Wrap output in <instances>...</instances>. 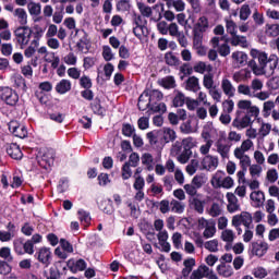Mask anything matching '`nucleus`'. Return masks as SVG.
Wrapping results in <instances>:
<instances>
[{
  "mask_svg": "<svg viewBox=\"0 0 279 279\" xmlns=\"http://www.w3.org/2000/svg\"><path fill=\"white\" fill-rule=\"evenodd\" d=\"M251 56L253 60L248 61V68L254 75H265L271 77L278 69L279 58L277 54H267L263 50L252 49Z\"/></svg>",
  "mask_w": 279,
  "mask_h": 279,
  "instance_id": "obj_1",
  "label": "nucleus"
},
{
  "mask_svg": "<svg viewBox=\"0 0 279 279\" xmlns=\"http://www.w3.org/2000/svg\"><path fill=\"white\" fill-rule=\"evenodd\" d=\"M162 92L158 89H145L138 98L137 108L142 112L150 110V112L157 114H165L167 112V105L162 102Z\"/></svg>",
  "mask_w": 279,
  "mask_h": 279,
  "instance_id": "obj_2",
  "label": "nucleus"
},
{
  "mask_svg": "<svg viewBox=\"0 0 279 279\" xmlns=\"http://www.w3.org/2000/svg\"><path fill=\"white\" fill-rule=\"evenodd\" d=\"M33 31L29 26H19L14 31V43L20 47V49H25L29 45V40H32Z\"/></svg>",
  "mask_w": 279,
  "mask_h": 279,
  "instance_id": "obj_3",
  "label": "nucleus"
},
{
  "mask_svg": "<svg viewBox=\"0 0 279 279\" xmlns=\"http://www.w3.org/2000/svg\"><path fill=\"white\" fill-rule=\"evenodd\" d=\"M13 251L17 256H25V254L33 256L35 252L34 244L29 240L25 241L23 238H16L13 240Z\"/></svg>",
  "mask_w": 279,
  "mask_h": 279,
  "instance_id": "obj_4",
  "label": "nucleus"
},
{
  "mask_svg": "<svg viewBox=\"0 0 279 279\" xmlns=\"http://www.w3.org/2000/svg\"><path fill=\"white\" fill-rule=\"evenodd\" d=\"M211 184L215 189H232L234 186V179L227 177L226 172L218 170L211 179Z\"/></svg>",
  "mask_w": 279,
  "mask_h": 279,
  "instance_id": "obj_5",
  "label": "nucleus"
},
{
  "mask_svg": "<svg viewBox=\"0 0 279 279\" xmlns=\"http://www.w3.org/2000/svg\"><path fill=\"white\" fill-rule=\"evenodd\" d=\"M254 121H256V119H254V116L252 113L236 111L232 125L233 128H236V130H245V128L252 126Z\"/></svg>",
  "mask_w": 279,
  "mask_h": 279,
  "instance_id": "obj_6",
  "label": "nucleus"
},
{
  "mask_svg": "<svg viewBox=\"0 0 279 279\" xmlns=\"http://www.w3.org/2000/svg\"><path fill=\"white\" fill-rule=\"evenodd\" d=\"M198 230H204L203 232L204 239H213V236L217 234V227H216L215 220L213 219L206 220V218H199Z\"/></svg>",
  "mask_w": 279,
  "mask_h": 279,
  "instance_id": "obj_7",
  "label": "nucleus"
},
{
  "mask_svg": "<svg viewBox=\"0 0 279 279\" xmlns=\"http://www.w3.org/2000/svg\"><path fill=\"white\" fill-rule=\"evenodd\" d=\"M0 99L4 101L7 106H16L19 104V94L11 87H0Z\"/></svg>",
  "mask_w": 279,
  "mask_h": 279,
  "instance_id": "obj_8",
  "label": "nucleus"
},
{
  "mask_svg": "<svg viewBox=\"0 0 279 279\" xmlns=\"http://www.w3.org/2000/svg\"><path fill=\"white\" fill-rule=\"evenodd\" d=\"M219 279V277L217 276V274H215V270H213V268H209L206 265H201L197 267V269L193 270L190 279Z\"/></svg>",
  "mask_w": 279,
  "mask_h": 279,
  "instance_id": "obj_9",
  "label": "nucleus"
},
{
  "mask_svg": "<svg viewBox=\"0 0 279 279\" xmlns=\"http://www.w3.org/2000/svg\"><path fill=\"white\" fill-rule=\"evenodd\" d=\"M214 49L218 48V53L226 58V56H230V46L228 45L227 37H213L210 40Z\"/></svg>",
  "mask_w": 279,
  "mask_h": 279,
  "instance_id": "obj_10",
  "label": "nucleus"
},
{
  "mask_svg": "<svg viewBox=\"0 0 279 279\" xmlns=\"http://www.w3.org/2000/svg\"><path fill=\"white\" fill-rule=\"evenodd\" d=\"M35 258L38 260V263H41L44 267H49L51 265V260L53 258V255L51 253V248L47 246L39 247L37 252L35 253Z\"/></svg>",
  "mask_w": 279,
  "mask_h": 279,
  "instance_id": "obj_11",
  "label": "nucleus"
},
{
  "mask_svg": "<svg viewBox=\"0 0 279 279\" xmlns=\"http://www.w3.org/2000/svg\"><path fill=\"white\" fill-rule=\"evenodd\" d=\"M56 160V151L53 149L46 150L40 157H38V165L41 169L49 171L53 167Z\"/></svg>",
  "mask_w": 279,
  "mask_h": 279,
  "instance_id": "obj_12",
  "label": "nucleus"
},
{
  "mask_svg": "<svg viewBox=\"0 0 279 279\" xmlns=\"http://www.w3.org/2000/svg\"><path fill=\"white\" fill-rule=\"evenodd\" d=\"M268 251L269 244L265 241L252 242L250 245V252L253 256H258V258H263Z\"/></svg>",
  "mask_w": 279,
  "mask_h": 279,
  "instance_id": "obj_13",
  "label": "nucleus"
},
{
  "mask_svg": "<svg viewBox=\"0 0 279 279\" xmlns=\"http://www.w3.org/2000/svg\"><path fill=\"white\" fill-rule=\"evenodd\" d=\"M238 107L240 109L238 112L253 114L254 119H258V116L260 114V109L256 106H252V100H240Z\"/></svg>",
  "mask_w": 279,
  "mask_h": 279,
  "instance_id": "obj_14",
  "label": "nucleus"
},
{
  "mask_svg": "<svg viewBox=\"0 0 279 279\" xmlns=\"http://www.w3.org/2000/svg\"><path fill=\"white\" fill-rule=\"evenodd\" d=\"M9 131L17 138H27V128L20 124L19 121L12 120L8 123Z\"/></svg>",
  "mask_w": 279,
  "mask_h": 279,
  "instance_id": "obj_15",
  "label": "nucleus"
},
{
  "mask_svg": "<svg viewBox=\"0 0 279 279\" xmlns=\"http://www.w3.org/2000/svg\"><path fill=\"white\" fill-rule=\"evenodd\" d=\"M202 168L205 171H215L219 167V158L213 155H206L201 161Z\"/></svg>",
  "mask_w": 279,
  "mask_h": 279,
  "instance_id": "obj_16",
  "label": "nucleus"
},
{
  "mask_svg": "<svg viewBox=\"0 0 279 279\" xmlns=\"http://www.w3.org/2000/svg\"><path fill=\"white\" fill-rule=\"evenodd\" d=\"M220 88L222 93L231 99V97H234L236 95V87L232 84V81L228 77H222Z\"/></svg>",
  "mask_w": 279,
  "mask_h": 279,
  "instance_id": "obj_17",
  "label": "nucleus"
},
{
  "mask_svg": "<svg viewBox=\"0 0 279 279\" xmlns=\"http://www.w3.org/2000/svg\"><path fill=\"white\" fill-rule=\"evenodd\" d=\"M232 219H238L239 223L244 228H254L253 216L250 211H242L240 215L233 216Z\"/></svg>",
  "mask_w": 279,
  "mask_h": 279,
  "instance_id": "obj_18",
  "label": "nucleus"
},
{
  "mask_svg": "<svg viewBox=\"0 0 279 279\" xmlns=\"http://www.w3.org/2000/svg\"><path fill=\"white\" fill-rule=\"evenodd\" d=\"M226 197L228 202V213H239V210H241V205L239 204V198H236V195H234V193L228 192Z\"/></svg>",
  "mask_w": 279,
  "mask_h": 279,
  "instance_id": "obj_19",
  "label": "nucleus"
},
{
  "mask_svg": "<svg viewBox=\"0 0 279 279\" xmlns=\"http://www.w3.org/2000/svg\"><path fill=\"white\" fill-rule=\"evenodd\" d=\"M252 78V70L245 68L241 69L238 72H234L232 75L233 82L236 84H241V82H247V80Z\"/></svg>",
  "mask_w": 279,
  "mask_h": 279,
  "instance_id": "obj_20",
  "label": "nucleus"
},
{
  "mask_svg": "<svg viewBox=\"0 0 279 279\" xmlns=\"http://www.w3.org/2000/svg\"><path fill=\"white\" fill-rule=\"evenodd\" d=\"M253 208H262L265 205V193L263 191H254L250 195Z\"/></svg>",
  "mask_w": 279,
  "mask_h": 279,
  "instance_id": "obj_21",
  "label": "nucleus"
},
{
  "mask_svg": "<svg viewBox=\"0 0 279 279\" xmlns=\"http://www.w3.org/2000/svg\"><path fill=\"white\" fill-rule=\"evenodd\" d=\"M234 156L239 160L241 169L247 171V169H250V167L252 166V159L250 158V156H247L245 153H241V150H234Z\"/></svg>",
  "mask_w": 279,
  "mask_h": 279,
  "instance_id": "obj_22",
  "label": "nucleus"
},
{
  "mask_svg": "<svg viewBox=\"0 0 279 279\" xmlns=\"http://www.w3.org/2000/svg\"><path fill=\"white\" fill-rule=\"evenodd\" d=\"M202 138H204V141H213V138H217V129H215L211 122H208L203 126Z\"/></svg>",
  "mask_w": 279,
  "mask_h": 279,
  "instance_id": "obj_23",
  "label": "nucleus"
},
{
  "mask_svg": "<svg viewBox=\"0 0 279 279\" xmlns=\"http://www.w3.org/2000/svg\"><path fill=\"white\" fill-rule=\"evenodd\" d=\"M233 66L241 69L247 64V54L243 51H235L232 53Z\"/></svg>",
  "mask_w": 279,
  "mask_h": 279,
  "instance_id": "obj_24",
  "label": "nucleus"
},
{
  "mask_svg": "<svg viewBox=\"0 0 279 279\" xmlns=\"http://www.w3.org/2000/svg\"><path fill=\"white\" fill-rule=\"evenodd\" d=\"M178 138V134L175 130L171 128H162L161 129V143H173Z\"/></svg>",
  "mask_w": 279,
  "mask_h": 279,
  "instance_id": "obj_25",
  "label": "nucleus"
},
{
  "mask_svg": "<svg viewBox=\"0 0 279 279\" xmlns=\"http://www.w3.org/2000/svg\"><path fill=\"white\" fill-rule=\"evenodd\" d=\"M7 154L10 158H13V160H21L23 158V151L17 144H10L7 146Z\"/></svg>",
  "mask_w": 279,
  "mask_h": 279,
  "instance_id": "obj_26",
  "label": "nucleus"
},
{
  "mask_svg": "<svg viewBox=\"0 0 279 279\" xmlns=\"http://www.w3.org/2000/svg\"><path fill=\"white\" fill-rule=\"evenodd\" d=\"M72 86L73 84L69 80L62 78L57 83L54 90L59 95H66V93L71 92Z\"/></svg>",
  "mask_w": 279,
  "mask_h": 279,
  "instance_id": "obj_27",
  "label": "nucleus"
},
{
  "mask_svg": "<svg viewBox=\"0 0 279 279\" xmlns=\"http://www.w3.org/2000/svg\"><path fill=\"white\" fill-rule=\"evenodd\" d=\"M146 138H148L149 145H158V143H162V131L153 130L146 134Z\"/></svg>",
  "mask_w": 279,
  "mask_h": 279,
  "instance_id": "obj_28",
  "label": "nucleus"
},
{
  "mask_svg": "<svg viewBox=\"0 0 279 279\" xmlns=\"http://www.w3.org/2000/svg\"><path fill=\"white\" fill-rule=\"evenodd\" d=\"M13 16L16 19L17 23L25 27L27 25V11L23 8H17L13 11Z\"/></svg>",
  "mask_w": 279,
  "mask_h": 279,
  "instance_id": "obj_29",
  "label": "nucleus"
},
{
  "mask_svg": "<svg viewBox=\"0 0 279 279\" xmlns=\"http://www.w3.org/2000/svg\"><path fill=\"white\" fill-rule=\"evenodd\" d=\"M216 271L222 278H230L234 274V270L232 269V266H230L226 263H221L220 265H218L217 268H216Z\"/></svg>",
  "mask_w": 279,
  "mask_h": 279,
  "instance_id": "obj_30",
  "label": "nucleus"
},
{
  "mask_svg": "<svg viewBox=\"0 0 279 279\" xmlns=\"http://www.w3.org/2000/svg\"><path fill=\"white\" fill-rule=\"evenodd\" d=\"M11 82L14 86V88H17V90H22L25 93L27 90V85L25 84V78L21 74H15L12 76Z\"/></svg>",
  "mask_w": 279,
  "mask_h": 279,
  "instance_id": "obj_31",
  "label": "nucleus"
},
{
  "mask_svg": "<svg viewBox=\"0 0 279 279\" xmlns=\"http://www.w3.org/2000/svg\"><path fill=\"white\" fill-rule=\"evenodd\" d=\"M165 62L166 64H168V66H180V64H182V61H180V57L171 51L166 52Z\"/></svg>",
  "mask_w": 279,
  "mask_h": 279,
  "instance_id": "obj_32",
  "label": "nucleus"
},
{
  "mask_svg": "<svg viewBox=\"0 0 279 279\" xmlns=\"http://www.w3.org/2000/svg\"><path fill=\"white\" fill-rule=\"evenodd\" d=\"M195 73H201L204 75V73H213V65L210 63H206L204 61H199L194 65Z\"/></svg>",
  "mask_w": 279,
  "mask_h": 279,
  "instance_id": "obj_33",
  "label": "nucleus"
},
{
  "mask_svg": "<svg viewBox=\"0 0 279 279\" xmlns=\"http://www.w3.org/2000/svg\"><path fill=\"white\" fill-rule=\"evenodd\" d=\"M185 88L186 90H191L192 93H197V90H199V78L195 76H190L185 81Z\"/></svg>",
  "mask_w": 279,
  "mask_h": 279,
  "instance_id": "obj_34",
  "label": "nucleus"
},
{
  "mask_svg": "<svg viewBox=\"0 0 279 279\" xmlns=\"http://www.w3.org/2000/svg\"><path fill=\"white\" fill-rule=\"evenodd\" d=\"M190 205L198 215H204V201L199 199L197 196L190 197Z\"/></svg>",
  "mask_w": 279,
  "mask_h": 279,
  "instance_id": "obj_35",
  "label": "nucleus"
},
{
  "mask_svg": "<svg viewBox=\"0 0 279 279\" xmlns=\"http://www.w3.org/2000/svg\"><path fill=\"white\" fill-rule=\"evenodd\" d=\"M274 108H276V102L274 100H267L264 102L262 110L264 119H269V117H271Z\"/></svg>",
  "mask_w": 279,
  "mask_h": 279,
  "instance_id": "obj_36",
  "label": "nucleus"
},
{
  "mask_svg": "<svg viewBox=\"0 0 279 279\" xmlns=\"http://www.w3.org/2000/svg\"><path fill=\"white\" fill-rule=\"evenodd\" d=\"M27 10L28 14H31L32 16H40V14L43 13V5H40V3L31 1L27 3Z\"/></svg>",
  "mask_w": 279,
  "mask_h": 279,
  "instance_id": "obj_37",
  "label": "nucleus"
},
{
  "mask_svg": "<svg viewBox=\"0 0 279 279\" xmlns=\"http://www.w3.org/2000/svg\"><path fill=\"white\" fill-rule=\"evenodd\" d=\"M216 147H217V151L218 154H220L221 158H228L229 154H230V146L226 143H223V141L219 140L216 143Z\"/></svg>",
  "mask_w": 279,
  "mask_h": 279,
  "instance_id": "obj_38",
  "label": "nucleus"
},
{
  "mask_svg": "<svg viewBox=\"0 0 279 279\" xmlns=\"http://www.w3.org/2000/svg\"><path fill=\"white\" fill-rule=\"evenodd\" d=\"M133 34L138 40H143V38L149 36V31L147 29V25L133 26Z\"/></svg>",
  "mask_w": 279,
  "mask_h": 279,
  "instance_id": "obj_39",
  "label": "nucleus"
},
{
  "mask_svg": "<svg viewBox=\"0 0 279 279\" xmlns=\"http://www.w3.org/2000/svg\"><path fill=\"white\" fill-rule=\"evenodd\" d=\"M220 239L227 243V245H231V243L234 242V239H236V235L234 234V231L232 229H225L221 232Z\"/></svg>",
  "mask_w": 279,
  "mask_h": 279,
  "instance_id": "obj_40",
  "label": "nucleus"
},
{
  "mask_svg": "<svg viewBox=\"0 0 279 279\" xmlns=\"http://www.w3.org/2000/svg\"><path fill=\"white\" fill-rule=\"evenodd\" d=\"M186 101V96L180 90H174V98L172 100V104L174 108H182Z\"/></svg>",
  "mask_w": 279,
  "mask_h": 279,
  "instance_id": "obj_41",
  "label": "nucleus"
},
{
  "mask_svg": "<svg viewBox=\"0 0 279 279\" xmlns=\"http://www.w3.org/2000/svg\"><path fill=\"white\" fill-rule=\"evenodd\" d=\"M183 265H184V268L182 269V276H184V278H187V276H191V271H193V267L195 265V258L185 259Z\"/></svg>",
  "mask_w": 279,
  "mask_h": 279,
  "instance_id": "obj_42",
  "label": "nucleus"
},
{
  "mask_svg": "<svg viewBox=\"0 0 279 279\" xmlns=\"http://www.w3.org/2000/svg\"><path fill=\"white\" fill-rule=\"evenodd\" d=\"M178 162L180 165H186L189 160H191V156H193V150H185L183 149L180 154L175 155Z\"/></svg>",
  "mask_w": 279,
  "mask_h": 279,
  "instance_id": "obj_43",
  "label": "nucleus"
},
{
  "mask_svg": "<svg viewBox=\"0 0 279 279\" xmlns=\"http://www.w3.org/2000/svg\"><path fill=\"white\" fill-rule=\"evenodd\" d=\"M0 258H3L5 263H13L14 256H12V250L8 246L0 248Z\"/></svg>",
  "mask_w": 279,
  "mask_h": 279,
  "instance_id": "obj_44",
  "label": "nucleus"
},
{
  "mask_svg": "<svg viewBox=\"0 0 279 279\" xmlns=\"http://www.w3.org/2000/svg\"><path fill=\"white\" fill-rule=\"evenodd\" d=\"M170 210L177 215H182L184 213V204L180 201L172 199L170 202Z\"/></svg>",
  "mask_w": 279,
  "mask_h": 279,
  "instance_id": "obj_45",
  "label": "nucleus"
},
{
  "mask_svg": "<svg viewBox=\"0 0 279 279\" xmlns=\"http://www.w3.org/2000/svg\"><path fill=\"white\" fill-rule=\"evenodd\" d=\"M90 108L94 114L104 116V112H106V110H104V107H101V99L99 98H95L93 100V102L90 104Z\"/></svg>",
  "mask_w": 279,
  "mask_h": 279,
  "instance_id": "obj_46",
  "label": "nucleus"
},
{
  "mask_svg": "<svg viewBox=\"0 0 279 279\" xmlns=\"http://www.w3.org/2000/svg\"><path fill=\"white\" fill-rule=\"evenodd\" d=\"M205 250H207V252H211V253H217L219 252V240L214 239V240H209L206 241L204 244Z\"/></svg>",
  "mask_w": 279,
  "mask_h": 279,
  "instance_id": "obj_47",
  "label": "nucleus"
},
{
  "mask_svg": "<svg viewBox=\"0 0 279 279\" xmlns=\"http://www.w3.org/2000/svg\"><path fill=\"white\" fill-rule=\"evenodd\" d=\"M122 134L123 136H126V138H132L133 135L136 134V128L130 123H123L122 124Z\"/></svg>",
  "mask_w": 279,
  "mask_h": 279,
  "instance_id": "obj_48",
  "label": "nucleus"
},
{
  "mask_svg": "<svg viewBox=\"0 0 279 279\" xmlns=\"http://www.w3.org/2000/svg\"><path fill=\"white\" fill-rule=\"evenodd\" d=\"M203 86L207 88V90H210L215 88V75L209 72V74H205L203 78Z\"/></svg>",
  "mask_w": 279,
  "mask_h": 279,
  "instance_id": "obj_49",
  "label": "nucleus"
},
{
  "mask_svg": "<svg viewBox=\"0 0 279 279\" xmlns=\"http://www.w3.org/2000/svg\"><path fill=\"white\" fill-rule=\"evenodd\" d=\"M45 34V31L43 27L36 25L34 26V31L32 33L33 40L32 43H36V45H40V39L43 38V35Z\"/></svg>",
  "mask_w": 279,
  "mask_h": 279,
  "instance_id": "obj_50",
  "label": "nucleus"
},
{
  "mask_svg": "<svg viewBox=\"0 0 279 279\" xmlns=\"http://www.w3.org/2000/svg\"><path fill=\"white\" fill-rule=\"evenodd\" d=\"M159 84L167 89L175 88V78L173 76H166L159 81Z\"/></svg>",
  "mask_w": 279,
  "mask_h": 279,
  "instance_id": "obj_51",
  "label": "nucleus"
},
{
  "mask_svg": "<svg viewBox=\"0 0 279 279\" xmlns=\"http://www.w3.org/2000/svg\"><path fill=\"white\" fill-rule=\"evenodd\" d=\"M238 93H239V95H245L246 97H250L251 99H253V97H254V92H252L251 85L240 84L238 86Z\"/></svg>",
  "mask_w": 279,
  "mask_h": 279,
  "instance_id": "obj_52",
  "label": "nucleus"
},
{
  "mask_svg": "<svg viewBox=\"0 0 279 279\" xmlns=\"http://www.w3.org/2000/svg\"><path fill=\"white\" fill-rule=\"evenodd\" d=\"M38 47L40 45L36 44V41H31V45L24 50L25 58H34L36 51H38Z\"/></svg>",
  "mask_w": 279,
  "mask_h": 279,
  "instance_id": "obj_53",
  "label": "nucleus"
},
{
  "mask_svg": "<svg viewBox=\"0 0 279 279\" xmlns=\"http://www.w3.org/2000/svg\"><path fill=\"white\" fill-rule=\"evenodd\" d=\"M137 8L142 14V16H145L146 19H149L153 14V9L151 7L145 4L144 2H138Z\"/></svg>",
  "mask_w": 279,
  "mask_h": 279,
  "instance_id": "obj_54",
  "label": "nucleus"
},
{
  "mask_svg": "<svg viewBox=\"0 0 279 279\" xmlns=\"http://www.w3.org/2000/svg\"><path fill=\"white\" fill-rule=\"evenodd\" d=\"M116 8L118 12H130L132 3L130 2V0H120L117 2Z\"/></svg>",
  "mask_w": 279,
  "mask_h": 279,
  "instance_id": "obj_55",
  "label": "nucleus"
},
{
  "mask_svg": "<svg viewBox=\"0 0 279 279\" xmlns=\"http://www.w3.org/2000/svg\"><path fill=\"white\" fill-rule=\"evenodd\" d=\"M62 21H64V7L56 10L52 14V22L56 23V25H60Z\"/></svg>",
  "mask_w": 279,
  "mask_h": 279,
  "instance_id": "obj_56",
  "label": "nucleus"
},
{
  "mask_svg": "<svg viewBox=\"0 0 279 279\" xmlns=\"http://www.w3.org/2000/svg\"><path fill=\"white\" fill-rule=\"evenodd\" d=\"M198 168L199 161L197 159H192L191 162L186 166V173H189V175H195Z\"/></svg>",
  "mask_w": 279,
  "mask_h": 279,
  "instance_id": "obj_57",
  "label": "nucleus"
},
{
  "mask_svg": "<svg viewBox=\"0 0 279 279\" xmlns=\"http://www.w3.org/2000/svg\"><path fill=\"white\" fill-rule=\"evenodd\" d=\"M231 45H233L234 47L239 45L240 47H246L247 39L244 36L234 35L233 37H231Z\"/></svg>",
  "mask_w": 279,
  "mask_h": 279,
  "instance_id": "obj_58",
  "label": "nucleus"
},
{
  "mask_svg": "<svg viewBox=\"0 0 279 279\" xmlns=\"http://www.w3.org/2000/svg\"><path fill=\"white\" fill-rule=\"evenodd\" d=\"M191 183L199 190L206 184V177L204 174H196Z\"/></svg>",
  "mask_w": 279,
  "mask_h": 279,
  "instance_id": "obj_59",
  "label": "nucleus"
},
{
  "mask_svg": "<svg viewBox=\"0 0 279 279\" xmlns=\"http://www.w3.org/2000/svg\"><path fill=\"white\" fill-rule=\"evenodd\" d=\"M183 149L191 151L193 147L197 145V142L193 137H185L182 140Z\"/></svg>",
  "mask_w": 279,
  "mask_h": 279,
  "instance_id": "obj_60",
  "label": "nucleus"
},
{
  "mask_svg": "<svg viewBox=\"0 0 279 279\" xmlns=\"http://www.w3.org/2000/svg\"><path fill=\"white\" fill-rule=\"evenodd\" d=\"M77 215L81 223H84V226H88V223H90V213L84 209H80Z\"/></svg>",
  "mask_w": 279,
  "mask_h": 279,
  "instance_id": "obj_61",
  "label": "nucleus"
},
{
  "mask_svg": "<svg viewBox=\"0 0 279 279\" xmlns=\"http://www.w3.org/2000/svg\"><path fill=\"white\" fill-rule=\"evenodd\" d=\"M221 213H223L221 205L219 203H213L209 208L210 217H219V215H221Z\"/></svg>",
  "mask_w": 279,
  "mask_h": 279,
  "instance_id": "obj_62",
  "label": "nucleus"
},
{
  "mask_svg": "<svg viewBox=\"0 0 279 279\" xmlns=\"http://www.w3.org/2000/svg\"><path fill=\"white\" fill-rule=\"evenodd\" d=\"M35 228L29 222H24L21 227V232L24 236H32L34 234Z\"/></svg>",
  "mask_w": 279,
  "mask_h": 279,
  "instance_id": "obj_63",
  "label": "nucleus"
},
{
  "mask_svg": "<svg viewBox=\"0 0 279 279\" xmlns=\"http://www.w3.org/2000/svg\"><path fill=\"white\" fill-rule=\"evenodd\" d=\"M252 274L254 275V278L263 279L267 278V269L258 266L252 270Z\"/></svg>",
  "mask_w": 279,
  "mask_h": 279,
  "instance_id": "obj_64",
  "label": "nucleus"
}]
</instances>
